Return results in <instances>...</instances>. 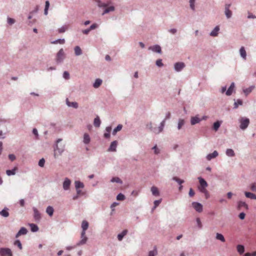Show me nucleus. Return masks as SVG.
Returning a JSON list of instances; mask_svg holds the SVG:
<instances>
[{
	"label": "nucleus",
	"instance_id": "f257e3e1",
	"mask_svg": "<svg viewBox=\"0 0 256 256\" xmlns=\"http://www.w3.org/2000/svg\"><path fill=\"white\" fill-rule=\"evenodd\" d=\"M198 179L200 184L198 188L200 192L204 194L206 198H208L209 197L208 192L206 189L208 184L204 179L200 177L198 178Z\"/></svg>",
	"mask_w": 256,
	"mask_h": 256
},
{
	"label": "nucleus",
	"instance_id": "f03ea898",
	"mask_svg": "<svg viewBox=\"0 0 256 256\" xmlns=\"http://www.w3.org/2000/svg\"><path fill=\"white\" fill-rule=\"evenodd\" d=\"M238 122L240 124V128L242 130H246L250 124L249 118L246 117H241L239 118Z\"/></svg>",
	"mask_w": 256,
	"mask_h": 256
},
{
	"label": "nucleus",
	"instance_id": "7ed1b4c3",
	"mask_svg": "<svg viewBox=\"0 0 256 256\" xmlns=\"http://www.w3.org/2000/svg\"><path fill=\"white\" fill-rule=\"evenodd\" d=\"M65 58V54L63 48H61L58 52L56 56V62L57 64L62 63Z\"/></svg>",
	"mask_w": 256,
	"mask_h": 256
},
{
	"label": "nucleus",
	"instance_id": "20e7f679",
	"mask_svg": "<svg viewBox=\"0 0 256 256\" xmlns=\"http://www.w3.org/2000/svg\"><path fill=\"white\" fill-rule=\"evenodd\" d=\"M62 140L61 138H58L56 140V143H58L59 142H61ZM63 151H64L63 148H59L58 147V144H56V146L54 148V155L55 158H56V155L60 154Z\"/></svg>",
	"mask_w": 256,
	"mask_h": 256
},
{
	"label": "nucleus",
	"instance_id": "39448f33",
	"mask_svg": "<svg viewBox=\"0 0 256 256\" xmlns=\"http://www.w3.org/2000/svg\"><path fill=\"white\" fill-rule=\"evenodd\" d=\"M186 65L183 62H177L174 64V69L177 72L182 71Z\"/></svg>",
	"mask_w": 256,
	"mask_h": 256
},
{
	"label": "nucleus",
	"instance_id": "423d86ee",
	"mask_svg": "<svg viewBox=\"0 0 256 256\" xmlns=\"http://www.w3.org/2000/svg\"><path fill=\"white\" fill-rule=\"evenodd\" d=\"M231 6L230 4H225L224 14L228 18H230L232 16V12L230 10Z\"/></svg>",
	"mask_w": 256,
	"mask_h": 256
},
{
	"label": "nucleus",
	"instance_id": "0eeeda50",
	"mask_svg": "<svg viewBox=\"0 0 256 256\" xmlns=\"http://www.w3.org/2000/svg\"><path fill=\"white\" fill-rule=\"evenodd\" d=\"M12 251L8 248H0V256H8L11 254Z\"/></svg>",
	"mask_w": 256,
	"mask_h": 256
},
{
	"label": "nucleus",
	"instance_id": "6e6552de",
	"mask_svg": "<svg viewBox=\"0 0 256 256\" xmlns=\"http://www.w3.org/2000/svg\"><path fill=\"white\" fill-rule=\"evenodd\" d=\"M193 208L198 212H200L202 211V206L199 202H193L192 203Z\"/></svg>",
	"mask_w": 256,
	"mask_h": 256
},
{
	"label": "nucleus",
	"instance_id": "1a4fd4ad",
	"mask_svg": "<svg viewBox=\"0 0 256 256\" xmlns=\"http://www.w3.org/2000/svg\"><path fill=\"white\" fill-rule=\"evenodd\" d=\"M148 49L151 50L154 52H157L160 54L162 52L161 47L158 44L150 46Z\"/></svg>",
	"mask_w": 256,
	"mask_h": 256
},
{
	"label": "nucleus",
	"instance_id": "9d476101",
	"mask_svg": "<svg viewBox=\"0 0 256 256\" xmlns=\"http://www.w3.org/2000/svg\"><path fill=\"white\" fill-rule=\"evenodd\" d=\"M201 122V120L198 117V115L197 114L194 116H192L190 118V124L192 125H195L197 124H198Z\"/></svg>",
	"mask_w": 256,
	"mask_h": 256
},
{
	"label": "nucleus",
	"instance_id": "9b49d317",
	"mask_svg": "<svg viewBox=\"0 0 256 256\" xmlns=\"http://www.w3.org/2000/svg\"><path fill=\"white\" fill-rule=\"evenodd\" d=\"M34 217L36 221H39L41 218V215L38 210L36 208H33Z\"/></svg>",
	"mask_w": 256,
	"mask_h": 256
},
{
	"label": "nucleus",
	"instance_id": "f8f14e48",
	"mask_svg": "<svg viewBox=\"0 0 256 256\" xmlns=\"http://www.w3.org/2000/svg\"><path fill=\"white\" fill-rule=\"evenodd\" d=\"M88 238L86 236V232H82L81 233V240L78 244V245H82L86 243Z\"/></svg>",
	"mask_w": 256,
	"mask_h": 256
},
{
	"label": "nucleus",
	"instance_id": "ddd939ff",
	"mask_svg": "<svg viewBox=\"0 0 256 256\" xmlns=\"http://www.w3.org/2000/svg\"><path fill=\"white\" fill-rule=\"evenodd\" d=\"M235 86L234 82H232L231 83L230 86L228 88V90L226 91V94L228 96H230L232 95Z\"/></svg>",
	"mask_w": 256,
	"mask_h": 256
},
{
	"label": "nucleus",
	"instance_id": "4468645a",
	"mask_svg": "<svg viewBox=\"0 0 256 256\" xmlns=\"http://www.w3.org/2000/svg\"><path fill=\"white\" fill-rule=\"evenodd\" d=\"M117 145L118 142L116 140H114L112 142L108 149V150L110 152H115L116 150Z\"/></svg>",
	"mask_w": 256,
	"mask_h": 256
},
{
	"label": "nucleus",
	"instance_id": "2eb2a0df",
	"mask_svg": "<svg viewBox=\"0 0 256 256\" xmlns=\"http://www.w3.org/2000/svg\"><path fill=\"white\" fill-rule=\"evenodd\" d=\"M66 104L68 107H72L74 108H77L78 107V104L76 102H70L68 98L66 99Z\"/></svg>",
	"mask_w": 256,
	"mask_h": 256
},
{
	"label": "nucleus",
	"instance_id": "dca6fc26",
	"mask_svg": "<svg viewBox=\"0 0 256 256\" xmlns=\"http://www.w3.org/2000/svg\"><path fill=\"white\" fill-rule=\"evenodd\" d=\"M71 182L68 178H66L63 183V188L64 190H68L70 188Z\"/></svg>",
	"mask_w": 256,
	"mask_h": 256
},
{
	"label": "nucleus",
	"instance_id": "f3484780",
	"mask_svg": "<svg viewBox=\"0 0 256 256\" xmlns=\"http://www.w3.org/2000/svg\"><path fill=\"white\" fill-rule=\"evenodd\" d=\"M244 208L246 210H248V204L244 202L240 201L238 202V208L240 210H242Z\"/></svg>",
	"mask_w": 256,
	"mask_h": 256
},
{
	"label": "nucleus",
	"instance_id": "a211bd4d",
	"mask_svg": "<svg viewBox=\"0 0 256 256\" xmlns=\"http://www.w3.org/2000/svg\"><path fill=\"white\" fill-rule=\"evenodd\" d=\"M218 154L216 150H214L212 153L208 154L206 158L208 160H210L212 158H216Z\"/></svg>",
	"mask_w": 256,
	"mask_h": 256
},
{
	"label": "nucleus",
	"instance_id": "6ab92c4d",
	"mask_svg": "<svg viewBox=\"0 0 256 256\" xmlns=\"http://www.w3.org/2000/svg\"><path fill=\"white\" fill-rule=\"evenodd\" d=\"M220 30L219 26H216L210 32V35L212 36H216L218 35V32Z\"/></svg>",
	"mask_w": 256,
	"mask_h": 256
},
{
	"label": "nucleus",
	"instance_id": "aec40b11",
	"mask_svg": "<svg viewBox=\"0 0 256 256\" xmlns=\"http://www.w3.org/2000/svg\"><path fill=\"white\" fill-rule=\"evenodd\" d=\"M27 232H28L27 230L25 228L22 227L20 229V230L17 233L16 236V238H18V236H20L21 235H24V234H26Z\"/></svg>",
	"mask_w": 256,
	"mask_h": 256
},
{
	"label": "nucleus",
	"instance_id": "412c9836",
	"mask_svg": "<svg viewBox=\"0 0 256 256\" xmlns=\"http://www.w3.org/2000/svg\"><path fill=\"white\" fill-rule=\"evenodd\" d=\"M96 4L100 8H106L108 6V3H105L101 2L100 0H96Z\"/></svg>",
	"mask_w": 256,
	"mask_h": 256
},
{
	"label": "nucleus",
	"instance_id": "4be33fe9",
	"mask_svg": "<svg viewBox=\"0 0 256 256\" xmlns=\"http://www.w3.org/2000/svg\"><path fill=\"white\" fill-rule=\"evenodd\" d=\"M240 56L244 60L246 59V52L244 46H242L240 49Z\"/></svg>",
	"mask_w": 256,
	"mask_h": 256
},
{
	"label": "nucleus",
	"instance_id": "5701e85b",
	"mask_svg": "<svg viewBox=\"0 0 256 256\" xmlns=\"http://www.w3.org/2000/svg\"><path fill=\"white\" fill-rule=\"evenodd\" d=\"M105 9L104 10L102 14V15H104L106 14H108L110 12H113L114 10H115V8L114 6H110L108 8L106 7V8H104Z\"/></svg>",
	"mask_w": 256,
	"mask_h": 256
},
{
	"label": "nucleus",
	"instance_id": "b1692460",
	"mask_svg": "<svg viewBox=\"0 0 256 256\" xmlns=\"http://www.w3.org/2000/svg\"><path fill=\"white\" fill-rule=\"evenodd\" d=\"M102 80L101 79L96 78L93 84V86L96 88H98L102 84Z\"/></svg>",
	"mask_w": 256,
	"mask_h": 256
},
{
	"label": "nucleus",
	"instance_id": "393cba45",
	"mask_svg": "<svg viewBox=\"0 0 256 256\" xmlns=\"http://www.w3.org/2000/svg\"><path fill=\"white\" fill-rule=\"evenodd\" d=\"M101 124V121L100 120L98 116H96V118L94 119V124L95 127L99 128Z\"/></svg>",
	"mask_w": 256,
	"mask_h": 256
},
{
	"label": "nucleus",
	"instance_id": "a878e982",
	"mask_svg": "<svg viewBox=\"0 0 256 256\" xmlns=\"http://www.w3.org/2000/svg\"><path fill=\"white\" fill-rule=\"evenodd\" d=\"M74 54L76 56L81 55L82 52L79 46H76L74 48Z\"/></svg>",
	"mask_w": 256,
	"mask_h": 256
},
{
	"label": "nucleus",
	"instance_id": "bb28decb",
	"mask_svg": "<svg viewBox=\"0 0 256 256\" xmlns=\"http://www.w3.org/2000/svg\"><path fill=\"white\" fill-rule=\"evenodd\" d=\"M90 141V138L89 134L87 133H85L84 135V142L85 144H88Z\"/></svg>",
	"mask_w": 256,
	"mask_h": 256
},
{
	"label": "nucleus",
	"instance_id": "cd10ccee",
	"mask_svg": "<svg viewBox=\"0 0 256 256\" xmlns=\"http://www.w3.org/2000/svg\"><path fill=\"white\" fill-rule=\"evenodd\" d=\"M122 124H118L117 126L113 130L112 132V135H114V136L116 135L118 132L120 131L122 129Z\"/></svg>",
	"mask_w": 256,
	"mask_h": 256
},
{
	"label": "nucleus",
	"instance_id": "c85d7f7f",
	"mask_svg": "<svg viewBox=\"0 0 256 256\" xmlns=\"http://www.w3.org/2000/svg\"><path fill=\"white\" fill-rule=\"evenodd\" d=\"M245 196L246 198L252 200H256V195L250 192H245Z\"/></svg>",
	"mask_w": 256,
	"mask_h": 256
},
{
	"label": "nucleus",
	"instance_id": "c756f323",
	"mask_svg": "<svg viewBox=\"0 0 256 256\" xmlns=\"http://www.w3.org/2000/svg\"><path fill=\"white\" fill-rule=\"evenodd\" d=\"M221 124V122L217 120L216 122H214L212 126V128L216 132L217 131L218 128H220Z\"/></svg>",
	"mask_w": 256,
	"mask_h": 256
},
{
	"label": "nucleus",
	"instance_id": "7c9ffc66",
	"mask_svg": "<svg viewBox=\"0 0 256 256\" xmlns=\"http://www.w3.org/2000/svg\"><path fill=\"white\" fill-rule=\"evenodd\" d=\"M146 128H148L150 131L156 134V128L152 127V122L148 123L146 125Z\"/></svg>",
	"mask_w": 256,
	"mask_h": 256
},
{
	"label": "nucleus",
	"instance_id": "2f4dec72",
	"mask_svg": "<svg viewBox=\"0 0 256 256\" xmlns=\"http://www.w3.org/2000/svg\"><path fill=\"white\" fill-rule=\"evenodd\" d=\"M151 192H152V194L155 196H158L160 194V192H159V190H158V188L154 186H153L152 187Z\"/></svg>",
	"mask_w": 256,
	"mask_h": 256
},
{
	"label": "nucleus",
	"instance_id": "473e14b6",
	"mask_svg": "<svg viewBox=\"0 0 256 256\" xmlns=\"http://www.w3.org/2000/svg\"><path fill=\"white\" fill-rule=\"evenodd\" d=\"M88 223L86 220H83L82 224V232H86V230L88 228Z\"/></svg>",
	"mask_w": 256,
	"mask_h": 256
},
{
	"label": "nucleus",
	"instance_id": "72a5a7b5",
	"mask_svg": "<svg viewBox=\"0 0 256 256\" xmlns=\"http://www.w3.org/2000/svg\"><path fill=\"white\" fill-rule=\"evenodd\" d=\"M127 232H128V230H124L122 232V233L118 234V240L121 241L122 240L124 236H125Z\"/></svg>",
	"mask_w": 256,
	"mask_h": 256
},
{
	"label": "nucleus",
	"instance_id": "f704fd0d",
	"mask_svg": "<svg viewBox=\"0 0 256 256\" xmlns=\"http://www.w3.org/2000/svg\"><path fill=\"white\" fill-rule=\"evenodd\" d=\"M243 104V102L240 99H238L234 103V109L238 108V106H242Z\"/></svg>",
	"mask_w": 256,
	"mask_h": 256
},
{
	"label": "nucleus",
	"instance_id": "c9c22d12",
	"mask_svg": "<svg viewBox=\"0 0 256 256\" xmlns=\"http://www.w3.org/2000/svg\"><path fill=\"white\" fill-rule=\"evenodd\" d=\"M236 249L238 252H239L240 254H242L244 252V246L241 244H238L236 246Z\"/></svg>",
	"mask_w": 256,
	"mask_h": 256
},
{
	"label": "nucleus",
	"instance_id": "e433bc0d",
	"mask_svg": "<svg viewBox=\"0 0 256 256\" xmlns=\"http://www.w3.org/2000/svg\"><path fill=\"white\" fill-rule=\"evenodd\" d=\"M74 184L76 190L79 189L80 188H83L84 187V184L80 181H76Z\"/></svg>",
	"mask_w": 256,
	"mask_h": 256
},
{
	"label": "nucleus",
	"instance_id": "4c0bfd02",
	"mask_svg": "<svg viewBox=\"0 0 256 256\" xmlns=\"http://www.w3.org/2000/svg\"><path fill=\"white\" fill-rule=\"evenodd\" d=\"M28 225L30 227L31 230L32 232H36L38 231V228L36 224H29Z\"/></svg>",
	"mask_w": 256,
	"mask_h": 256
},
{
	"label": "nucleus",
	"instance_id": "58836bf2",
	"mask_svg": "<svg viewBox=\"0 0 256 256\" xmlns=\"http://www.w3.org/2000/svg\"><path fill=\"white\" fill-rule=\"evenodd\" d=\"M46 213L50 216H52L54 213V208L50 206H48L46 210Z\"/></svg>",
	"mask_w": 256,
	"mask_h": 256
},
{
	"label": "nucleus",
	"instance_id": "ea45409f",
	"mask_svg": "<svg viewBox=\"0 0 256 256\" xmlns=\"http://www.w3.org/2000/svg\"><path fill=\"white\" fill-rule=\"evenodd\" d=\"M226 154L228 156H234L235 154L233 150L228 148L226 150Z\"/></svg>",
	"mask_w": 256,
	"mask_h": 256
},
{
	"label": "nucleus",
	"instance_id": "a19ab883",
	"mask_svg": "<svg viewBox=\"0 0 256 256\" xmlns=\"http://www.w3.org/2000/svg\"><path fill=\"white\" fill-rule=\"evenodd\" d=\"M17 170V167H14L12 170H7L6 173L8 176L14 175L16 174V171Z\"/></svg>",
	"mask_w": 256,
	"mask_h": 256
},
{
	"label": "nucleus",
	"instance_id": "79ce46f5",
	"mask_svg": "<svg viewBox=\"0 0 256 256\" xmlns=\"http://www.w3.org/2000/svg\"><path fill=\"white\" fill-rule=\"evenodd\" d=\"M8 209H4L0 212V214L4 217H8L9 216V213L8 211Z\"/></svg>",
	"mask_w": 256,
	"mask_h": 256
},
{
	"label": "nucleus",
	"instance_id": "37998d69",
	"mask_svg": "<svg viewBox=\"0 0 256 256\" xmlns=\"http://www.w3.org/2000/svg\"><path fill=\"white\" fill-rule=\"evenodd\" d=\"M216 238L218 240H220L222 242H225V238H224V236H223L222 234H219V233L216 234Z\"/></svg>",
	"mask_w": 256,
	"mask_h": 256
},
{
	"label": "nucleus",
	"instance_id": "c03bdc74",
	"mask_svg": "<svg viewBox=\"0 0 256 256\" xmlns=\"http://www.w3.org/2000/svg\"><path fill=\"white\" fill-rule=\"evenodd\" d=\"M195 2L196 0H189L190 6L192 11H195Z\"/></svg>",
	"mask_w": 256,
	"mask_h": 256
},
{
	"label": "nucleus",
	"instance_id": "a18cd8bd",
	"mask_svg": "<svg viewBox=\"0 0 256 256\" xmlns=\"http://www.w3.org/2000/svg\"><path fill=\"white\" fill-rule=\"evenodd\" d=\"M65 42V40L64 39L62 38V39H58V40H56L53 42H52V44H57L58 43L60 44H64Z\"/></svg>",
	"mask_w": 256,
	"mask_h": 256
},
{
	"label": "nucleus",
	"instance_id": "49530a36",
	"mask_svg": "<svg viewBox=\"0 0 256 256\" xmlns=\"http://www.w3.org/2000/svg\"><path fill=\"white\" fill-rule=\"evenodd\" d=\"M184 124V120L183 119H179L178 124V130H180Z\"/></svg>",
	"mask_w": 256,
	"mask_h": 256
},
{
	"label": "nucleus",
	"instance_id": "de8ad7c7",
	"mask_svg": "<svg viewBox=\"0 0 256 256\" xmlns=\"http://www.w3.org/2000/svg\"><path fill=\"white\" fill-rule=\"evenodd\" d=\"M254 86H250L247 88H246L244 90V92L246 94H250L252 91V90H253Z\"/></svg>",
	"mask_w": 256,
	"mask_h": 256
},
{
	"label": "nucleus",
	"instance_id": "09e8293b",
	"mask_svg": "<svg viewBox=\"0 0 256 256\" xmlns=\"http://www.w3.org/2000/svg\"><path fill=\"white\" fill-rule=\"evenodd\" d=\"M111 182H117L120 184H122V180L118 177H114L111 180Z\"/></svg>",
	"mask_w": 256,
	"mask_h": 256
},
{
	"label": "nucleus",
	"instance_id": "8fccbe9b",
	"mask_svg": "<svg viewBox=\"0 0 256 256\" xmlns=\"http://www.w3.org/2000/svg\"><path fill=\"white\" fill-rule=\"evenodd\" d=\"M32 134L35 136L36 140H38L39 138V135L38 134V131L36 128H33Z\"/></svg>",
	"mask_w": 256,
	"mask_h": 256
},
{
	"label": "nucleus",
	"instance_id": "3c124183",
	"mask_svg": "<svg viewBox=\"0 0 256 256\" xmlns=\"http://www.w3.org/2000/svg\"><path fill=\"white\" fill-rule=\"evenodd\" d=\"M124 199L125 196L121 193L119 194L116 196V200H124Z\"/></svg>",
	"mask_w": 256,
	"mask_h": 256
},
{
	"label": "nucleus",
	"instance_id": "603ef678",
	"mask_svg": "<svg viewBox=\"0 0 256 256\" xmlns=\"http://www.w3.org/2000/svg\"><path fill=\"white\" fill-rule=\"evenodd\" d=\"M164 126H162V124H160L158 128H156V134H158L160 132H162L164 130Z\"/></svg>",
	"mask_w": 256,
	"mask_h": 256
},
{
	"label": "nucleus",
	"instance_id": "864d4df0",
	"mask_svg": "<svg viewBox=\"0 0 256 256\" xmlns=\"http://www.w3.org/2000/svg\"><path fill=\"white\" fill-rule=\"evenodd\" d=\"M156 64L158 67H162L164 66V64L162 62V59H158L156 60Z\"/></svg>",
	"mask_w": 256,
	"mask_h": 256
},
{
	"label": "nucleus",
	"instance_id": "5fc2aeb1",
	"mask_svg": "<svg viewBox=\"0 0 256 256\" xmlns=\"http://www.w3.org/2000/svg\"><path fill=\"white\" fill-rule=\"evenodd\" d=\"M62 76L66 80H68L70 78V74L67 71H64V72Z\"/></svg>",
	"mask_w": 256,
	"mask_h": 256
},
{
	"label": "nucleus",
	"instance_id": "6e6d98bb",
	"mask_svg": "<svg viewBox=\"0 0 256 256\" xmlns=\"http://www.w3.org/2000/svg\"><path fill=\"white\" fill-rule=\"evenodd\" d=\"M15 22L16 21H15V20L14 18H10V17H8V18H7V22H8V23L10 25L13 24H14Z\"/></svg>",
	"mask_w": 256,
	"mask_h": 256
},
{
	"label": "nucleus",
	"instance_id": "4d7b16f0",
	"mask_svg": "<svg viewBox=\"0 0 256 256\" xmlns=\"http://www.w3.org/2000/svg\"><path fill=\"white\" fill-rule=\"evenodd\" d=\"M173 180L176 181L179 184H182V183H184V181L180 179L179 178L174 176L172 178Z\"/></svg>",
	"mask_w": 256,
	"mask_h": 256
},
{
	"label": "nucleus",
	"instance_id": "13d9d810",
	"mask_svg": "<svg viewBox=\"0 0 256 256\" xmlns=\"http://www.w3.org/2000/svg\"><path fill=\"white\" fill-rule=\"evenodd\" d=\"M14 244L15 246H18L20 250L22 249V245L21 244L19 240H16L14 243Z\"/></svg>",
	"mask_w": 256,
	"mask_h": 256
},
{
	"label": "nucleus",
	"instance_id": "bf43d9fd",
	"mask_svg": "<svg viewBox=\"0 0 256 256\" xmlns=\"http://www.w3.org/2000/svg\"><path fill=\"white\" fill-rule=\"evenodd\" d=\"M157 254V250L156 249L151 250L149 252L148 256H155Z\"/></svg>",
	"mask_w": 256,
	"mask_h": 256
},
{
	"label": "nucleus",
	"instance_id": "052dcab7",
	"mask_svg": "<svg viewBox=\"0 0 256 256\" xmlns=\"http://www.w3.org/2000/svg\"><path fill=\"white\" fill-rule=\"evenodd\" d=\"M98 27V24H97L94 23V24H92L88 28L90 30H92Z\"/></svg>",
	"mask_w": 256,
	"mask_h": 256
},
{
	"label": "nucleus",
	"instance_id": "680f3d73",
	"mask_svg": "<svg viewBox=\"0 0 256 256\" xmlns=\"http://www.w3.org/2000/svg\"><path fill=\"white\" fill-rule=\"evenodd\" d=\"M168 32L172 34H175L177 32V30L176 28H170L168 30Z\"/></svg>",
	"mask_w": 256,
	"mask_h": 256
},
{
	"label": "nucleus",
	"instance_id": "e2e57ef3",
	"mask_svg": "<svg viewBox=\"0 0 256 256\" xmlns=\"http://www.w3.org/2000/svg\"><path fill=\"white\" fill-rule=\"evenodd\" d=\"M66 30V28L64 26H62L58 30V32L59 33H63V32H65Z\"/></svg>",
	"mask_w": 256,
	"mask_h": 256
},
{
	"label": "nucleus",
	"instance_id": "0e129e2a",
	"mask_svg": "<svg viewBox=\"0 0 256 256\" xmlns=\"http://www.w3.org/2000/svg\"><path fill=\"white\" fill-rule=\"evenodd\" d=\"M250 190L256 192V184H252L250 186Z\"/></svg>",
	"mask_w": 256,
	"mask_h": 256
},
{
	"label": "nucleus",
	"instance_id": "69168bd1",
	"mask_svg": "<svg viewBox=\"0 0 256 256\" xmlns=\"http://www.w3.org/2000/svg\"><path fill=\"white\" fill-rule=\"evenodd\" d=\"M161 202V200H156L154 202V208H156Z\"/></svg>",
	"mask_w": 256,
	"mask_h": 256
},
{
	"label": "nucleus",
	"instance_id": "338daca9",
	"mask_svg": "<svg viewBox=\"0 0 256 256\" xmlns=\"http://www.w3.org/2000/svg\"><path fill=\"white\" fill-rule=\"evenodd\" d=\"M8 158L10 160H14L16 159V156L14 154H10L8 155Z\"/></svg>",
	"mask_w": 256,
	"mask_h": 256
},
{
	"label": "nucleus",
	"instance_id": "774afa93",
	"mask_svg": "<svg viewBox=\"0 0 256 256\" xmlns=\"http://www.w3.org/2000/svg\"><path fill=\"white\" fill-rule=\"evenodd\" d=\"M189 194V196H191V197L193 196L194 195V190L192 188H190V191H189V194Z\"/></svg>",
	"mask_w": 256,
	"mask_h": 256
}]
</instances>
